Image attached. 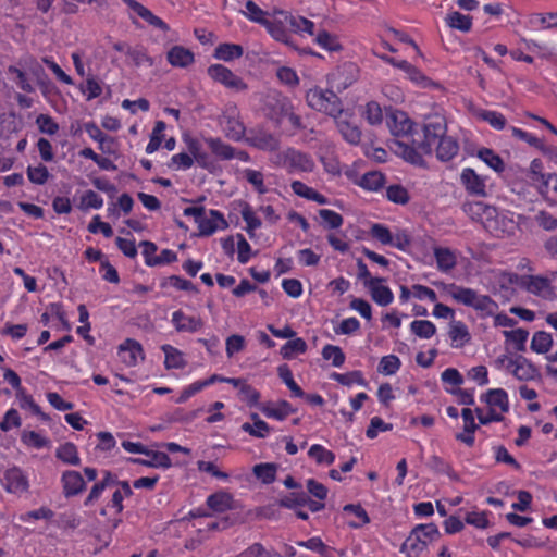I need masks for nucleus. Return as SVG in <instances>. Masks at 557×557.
<instances>
[{
    "instance_id": "obj_61",
    "label": "nucleus",
    "mask_w": 557,
    "mask_h": 557,
    "mask_svg": "<svg viewBox=\"0 0 557 557\" xmlns=\"http://www.w3.org/2000/svg\"><path fill=\"white\" fill-rule=\"evenodd\" d=\"M322 357L324 360H331L332 366L336 368H341L346 360V356L342 348L332 344H326L322 348Z\"/></svg>"
},
{
    "instance_id": "obj_18",
    "label": "nucleus",
    "mask_w": 557,
    "mask_h": 557,
    "mask_svg": "<svg viewBox=\"0 0 557 557\" xmlns=\"http://www.w3.org/2000/svg\"><path fill=\"white\" fill-rule=\"evenodd\" d=\"M62 493L66 498L79 495L86 490V481L81 472L76 470H65L60 479Z\"/></svg>"
},
{
    "instance_id": "obj_10",
    "label": "nucleus",
    "mask_w": 557,
    "mask_h": 557,
    "mask_svg": "<svg viewBox=\"0 0 557 557\" xmlns=\"http://www.w3.org/2000/svg\"><path fill=\"white\" fill-rule=\"evenodd\" d=\"M220 124L224 135L233 141H242L246 138V126L236 106L227 107L221 116Z\"/></svg>"
},
{
    "instance_id": "obj_29",
    "label": "nucleus",
    "mask_w": 557,
    "mask_h": 557,
    "mask_svg": "<svg viewBox=\"0 0 557 557\" xmlns=\"http://www.w3.org/2000/svg\"><path fill=\"white\" fill-rule=\"evenodd\" d=\"M436 158L441 162H448L453 160L459 152V143L453 136H444L435 143Z\"/></svg>"
},
{
    "instance_id": "obj_28",
    "label": "nucleus",
    "mask_w": 557,
    "mask_h": 557,
    "mask_svg": "<svg viewBox=\"0 0 557 557\" xmlns=\"http://www.w3.org/2000/svg\"><path fill=\"white\" fill-rule=\"evenodd\" d=\"M205 144L210 150V156L218 161H230L233 160V146L223 141L220 137H206Z\"/></svg>"
},
{
    "instance_id": "obj_60",
    "label": "nucleus",
    "mask_w": 557,
    "mask_h": 557,
    "mask_svg": "<svg viewBox=\"0 0 557 557\" xmlns=\"http://www.w3.org/2000/svg\"><path fill=\"white\" fill-rule=\"evenodd\" d=\"M306 496L307 493H305L302 490H299L298 492L288 493L287 495L278 499V506L282 508L296 510L297 508L305 506L307 502Z\"/></svg>"
},
{
    "instance_id": "obj_9",
    "label": "nucleus",
    "mask_w": 557,
    "mask_h": 557,
    "mask_svg": "<svg viewBox=\"0 0 557 557\" xmlns=\"http://www.w3.org/2000/svg\"><path fill=\"white\" fill-rule=\"evenodd\" d=\"M447 125L444 116L435 114L425 119L423 125L424 139L419 144V148L424 154H431L433 146L437 139L446 136Z\"/></svg>"
},
{
    "instance_id": "obj_48",
    "label": "nucleus",
    "mask_w": 557,
    "mask_h": 557,
    "mask_svg": "<svg viewBox=\"0 0 557 557\" xmlns=\"http://www.w3.org/2000/svg\"><path fill=\"white\" fill-rule=\"evenodd\" d=\"M160 286L165 288L171 286L176 290H184L193 294H198L199 288L189 280H186L180 275H170L161 282Z\"/></svg>"
},
{
    "instance_id": "obj_16",
    "label": "nucleus",
    "mask_w": 557,
    "mask_h": 557,
    "mask_svg": "<svg viewBox=\"0 0 557 557\" xmlns=\"http://www.w3.org/2000/svg\"><path fill=\"white\" fill-rule=\"evenodd\" d=\"M386 124L393 136L408 139L412 133L414 123L400 110L392 111L386 116Z\"/></svg>"
},
{
    "instance_id": "obj_30",
    "label": "nucleus",
    "mask_w": 557,
    "mask_h": 557,
    "mask_svg": "<svg viewBox=\"0 0 557 557\" xmlns=\"http://www.w3.org/2000/svg\"><path fill=\"white\" fill-rule=\"evenodd\" d=\"M228 381L231 385L239 389L238 397L248 407L252 408L259 406L261 395L253 386H251L245 380L239 377H235L234 380Z\"/></svg>"
},
{
    "instance_id": "obj_40",
    "label": "nucleus",
    "mask_w": 557,
    "mask_h": 557,
    "mask_svg": "<svg viewBox=\"0 0 557 557\" xmlns=\"http://www.w3.org/2000/svg\"><path fill=\"white\" fill-rule=\"evenodd\" d=\"M240 214L246 223V233L250 238H253L256 231L259 230L262 225L261 219L256 214L255 210L248 202L243 203Z\"/></svg>"
},
{
    "instance_id": "obj_49",
    "label": "nucleus",
    "mask_w": 557,
    "mask_h": 557,
    "mask_svg": "<svg viewBox=\"0 0 557 557\" xmlns=\"http://www.w3.org/2000/svg\"><path fill=\"white\" fill-rule=\"evenodd\" d=\"M308 456L318 465L331 466L335 461V454L321 444H313L308 450Z\"/></svg>"
},
{
    "instance_id": "obj_59",
    "label": "nucleus",
    "mask_w": 557,
    "mask_h": 557,
    "mask_svg": "<svg viewBox=\"0 0 557 557\" xmlns=\"http://www.w3.org/2000/svg\"><path fill=\"white\" fill-rule=\"evenodd\" d=\"M307 343L301 337L289 339L281 347V355L284 359H292L295 355L305 354Z\"/></svg>"
},
{
    "instance_id": "obj_6",
    "label": "nucleus",
    "mask_w": 557,
    "mask_h": 557,
    "mask_svg": "<svg viewBox=\"0 0 557 557\" xmlns=\"http://www.w3.org/2000/svg\"><path fill=\"white\" fill-rule=\"evenodd\" d=\"M288 16H292L289 11L274 9L263 27L273 40L297 50V46L292 37L290 21Z\"/></svg>"
},
{
    "instance_id": "obj_17",
    "label": "nucleus",
    "mask_w": 557,
    "mask_h": 557,
    "mask_svg": "<svg viewBox=\"0 0 557 557\" xmlns=\"http://www.w3.org/2000/svg\"><path fill=\"white\" fill-rule=\"evenodd\" d=\"M506 370L519 381H531L539 374L535 366L522 355H517L513 360H510Z\"/></svg>"
},
{
    "instance_id": "obj_42",
    "label": "nucleus",
    "mask_w": 557,
    "mask_h": 557,
    "mask_svg": "<svg viewBox=\"0 0 557 557\" xmlns=\"http://www.w3.org/2000/svg\"><path fill=\"white\" fill-rule=\"evenodd\" d=\"M242 14L248 18L250 22L257 23L262 27L271 16L272 12H268L262 10L255 1L247 0L245 2V10L242 11Z\"/></svg>"
},
{
    "instance_id": "obj_35",
    "label": "nucleus",
    "mask_w": 557,
    "mask_h": 557,
    "mask_svg": "<svg viewBox=\"0 0 557 557\" xmlns=\"http://www.w3.org/2000/svg\"><path fill=\"white\" fill-rule=\"evenodd\" d=\"M161 350L164 352L165 369L182 370L186 367L184 354L176 347L164 344L161 346Z\"/></svg>"
},
{
    "instance_id": "obj_57",
    "label": "nucleus",
    "mask_w": 557,
    "mask_h": 557,
    "mask_svg": "<svg viewBox=\"0 0 557 557\" xmlns=\"http://www.w3.org/2000/svg\"><path fill=\"white\" fill-rule=\"evenodd\" d=\"M343 510L345 512H348V513H351L354 515V517L357 519L356 521H350L348 524L350 528H354V529H359L366 524H368L370 522V518L368 516V512L366 511V509L357 504H348V505H345Z\"/></svg>"
},
{
    "instance_id": "obj_55",
    "label": "nucleus",
    "mask_w": 557,
    "mask_h": 557,
    "mask_svg": "<svg viewBox=\"0 0 557 557\" xmlns=\"http://www.w3.org/2000/svg\"><path fill=\"white\" fill-rule=\"evenodd\" d=\"M314 42L322 49L331 52L339 51L343 48L338 38L325 29L317 33Z\"/></svg>"
},
{
    "instance_id": "obj_13",
    "label": "nucleus",
    "mask_w": 557,
    "mask_h": 557,
    "mask_svg": "<svg viewBox=\"0 0 557 557\" xmlns=\"http://www.w3.org/2000/svg\"><path fill=\"white\" fill-rule=\"evenodd\" d=\"M208 76L216 83H220L226 88L234 89L237 91L246 90L247 84L234 74L228 67L222 64H211L207 69Z\"/></svg>"
},
{
    "instance_id": "obj_32",
    "label": "nucleus",
    "mask_w": 557,
    "mask_h": 557,
    "mask_svg": "<svg viewBox=\"0 0 557 557\" xmlns=\"http://www.w3.org/2000/svg\"><path fill=\"white\" fill-rule=\"evenodd\" d=\"M448 336L454 348H461L471 341L470 332L462 321H451Z\"/></svg>"
},
{
    "instance_id": "obj_7",
    "label": "nucleus",
    "mask_w": 557,
    "mask_h": 557,
    "mask_svg": "<svg viewBox=\"0 0 557 557\" xmlns=\"http://www.w3.org/2000/svg\"><path fill=\"white\" fill-rule=\"evenodd\" d=\"M292 103L287 96L274 89L268 91L262 98L261 110L275 126H281Z\"/></svg>"
},
{
    "instance_id": "obj_14",
    "label": "nucleus",
    "mask_w": 557,
    "mask_h": 557,
    "mask_svg": "<svg viewBox=\"0 0 557 557\" xmlns=\"http://www.w3.org/2000/svg\"><path fill=\"white\" fill-rule=\"evenodd\" d=\"M487 176L478 174L472 168H463L460 173V184L469 196L484 198L487 196Z\"/></svg>"
},
{
    "instance_id": "obj_27",
    "label": "nucleus",
    "mask_w": 557,
    "mask_h": 557,
    "mask_svg": "<svg viewBox=\"0 0 557 557\" xmlns=\"http://www.w3.org/2000/svg\"><path fill=\"white\" fill-rule=\"evenodd\" d=\"M166 61L173 67L186 69L195 62V54L190 49L175 45L166 52Z\"/></svg>"
},
{
    "instance_id": "obj_41",
    "label": "nucleus",
    "mask_w": 557,
    "mask_h": 557,
    "mask_svg": "<svg viewBox=\"0 0 557 557\" xmlns=\"http://www.w3.org/2000/svg\"><path fill=\"white\" fill-rule=\"evenodd\" d=\"M510 131H511L512 137L519 139V140L525 141L531 147L536 148L542 153H552V151H550L552 149H549L547 147V145H545L544 141L542 139H540L539 137H536L534 134L529 133V132H527L522 128L516 127V126H511Z\"/></svg>"
},
{
    "instance_id": "obj_45",
    "label": "nucleus",
    "mask_w": 557,
    "mask_h": 557,
    "mask_svg": "<svg viewBox=\"0 0 557 557\" xmlns=\"http://www.w3.org/2000/svg\"><path fill=\"white\" fill-rule=\"evenodd\" d=\"M127 57L136 67L143 65L151 67L154 64L153 58L148 54L147 49L143 45L131 46Z\"/></svg>"
},
{
    "instance_id": "obj_53",
    "label": "nucleus",
    "mask_w": 557,
    "mask_h": 557,
    "mask_svg": "<svg viewBox=\"0 0 557 557\" xmlns=\"http://www.w3.org/2000/svg\"><path fill=\"white\" fill-rule=\"evenodd\" d=\"M253 474L263 484H272L276 480L277 466L275 463H258L252 469Z\"/></svg>"
},
{
    "instance_id": "obj_25",
    "label": "nucleus",
    "mask_w": 557,
    "mask_h": 557,
    "mask_svg": "<svg viewBox=\"0 0 557 557\" xmlns=\"http://www.w3.org/2000/svg\"><path fill=\"white\" fill-rule=\"evenodd\" d=\"M394 146L396 153H398L405 161L420 168H426L423 151L419 147L417 148L399 139L394 141Z\"/></svg>"
},
{
    "instance_id": "obj_3",
    "label": "nucleus",
    "mask_w": 557,
    "mask_h": 557,
    "mask_svg": "<svg viewBox=\"0 0 557 557\" xmlns=\"http://www.w3.org/2000/svg\"><path fill=\"white\" fill-rule=\"evenodd\" d=\"M440 537L441 533L435 523L418 524L401 544L400 552L407 557H419L430 543Z\"/></svg>"
},
{
    "instance_id": "obj_15",
    "label": "nucleus",
    "mask_w": 557,
    "mask_h": 557,
    "mask_svg": "<svg viewBox=\"0 0 557 557\" xmlns=\"http://www.w3.org/2000/svg\"><path fill=\"white\" fill-rule=\"evenodd\" d=\"M245 141L262 151L273 152L280 148L278 137L261 127L249 129Z\"/></svg>"
},
{
    "instance_id": "obj_24",
    "label": "nucleus",
    "mask_w": 557,
    "mask_h": 557,
    "mask_svg": "<svg viewBox=\"0 0 557 557\" xmlns=\"http://www.w3.org/2000/svg\"><path fill=\"white\" fill-rule=\"evenodd\" d=\"M119 354L127 367H134L138 363L139 359H144L143 346L133 338H127L120 345Z\"/></svg>"
},
{
    "instance_id": "obj_8",
    "label": "nucleus",
    "mask_w": 557,
    "mask_h": 557,
    "mask_svg": "<svg viewBox=\"0 0 557 557\" xmlns=\"http://www.w3.org/2000/svg\"><path fill=\"white\" fill-rule=\"evenodd\" d=\"M369 234L380 244L392 246L404 252L408 251L412 242L411 235L407 230L399 228L396 233H392L386 225L381 223H373L370 227Z\"/></svg>"
},
{
    "instance_id": "obj_54",
    "label": "nucleus",
    "mask_w": 557,
    "mask_h": 557,
    "mask_svg": "<svg viewBox=\"0 0 557 557\" xmlns=\"http://www.w3.org/2000/svg\"><path fill=\"white\" fill-rule=\"evenodd\" d=\"M165 128L166 124L164 121L159 120L154 123L152 133L150 134L149 143L145 149L146 153L151 154L160 148L162 141L164 140L163 132Z\"/></svg>"
},
{
    "instance_id": "obj_46",
    "label": "nucleus",
    "mask_w": 557,
    "mask_h": 557,
    "mask_svg": "<svg viewBox=\"0 0 557 557\" xmlns=\"http://www.w3.org/2000/svg\"><path fill=\"white\" fill-rule=\"evenodd\" d=\"M478 158L496 173H503L505 171L504 160L491 148L479 149Z\"/></svg>"
},
{
    "instance_id": "obj_31",
    "label": "nucleus",
    "mask_w": 557,
    "mask_h": 557,
    "mask_svg": "<svg viewBox=\"0 0 557 557\" xmlns=\"http://www.w3.org/2000/svg\"><path fill=\"white\" fill-rule=\"evenodd\" d=\"M260 410L267 418L277 421H283L296 412V409L287 400H278L275 404L267 403L260 407Z\"/></svg>"
},
{
    "instance_id": "obj_2",
    "label": "nucleus",
    "mask_w": 557,
    "mask_h": 557,
    "mask_svg": "<svg viewBox=\"0 0 557 557\" xmlns=\"http://www.w3.org/2000/svg\"><path fill=\"white\" fill-rule=\"evenodd\" d=\"M184 143L188 152L175 153L171 157L168 164L169 168L174 170H188L194 163L200 169L208 171L211 174L220 170L219 163L210 156L203 148L201 141L191 136L184 137Z\"/></svg>"
},
{
    "instance_id": "obj_62",
    "label": "nucleus",
    "mask_w": 557,
    "mask_h": 557,
    "mask_svg": "<svg viewBox=\"0 0 557 557\" xmlns=\"http://www.w3.org/2000/svg\"><path fill=\"white\" fill-rule=\"evenodd\" d=\"M24 445L36 449H41L50 444V441L36 431H24L21 435Z\"/></svg>"
},
{
    "instance_id": "obj_64",
    "label": "nucleus",
    "mask_w": 557,
    "mask_h": 557,
    "mask_svg": "<svg viewBox=\"0 0 557 557\" xmlns=\"http://www.w3.org/2000/svg\"><path fill=\"white\" fill-rule=\"evenodd\" d=\"M277 555L273 553L272 549H268L263 544L261 543H252L247 548H245L243 552H240L235 557H276Z\"/></svg>"
},
{
    "instance_id": "obj_39",
    "label": "nucleus",
    "mask_w": 557,
    "mask_h": 557,
    "mask_svg": "<svg viewBox=\"0 0 557 557\" xmlns=\"http://www.w3.org/2000/svg\"><path fill=\"white\" fill-rule=\"evenodd\" d=\"M337 129L343 139L348 144L354 146L360 144L362 133L358 125L346 120H341L337 122Z\"/></svg>"
},
{
    "instance_id": "obj_5",
    "label": "nucleus",
    "mask_w": 557,
    "mask_h": 557,
    "mask_svg": "<svg viewBox=\"0 0 557 557\" xmlns=\"http://www.w3.org/2000/svg\"><path fill=\"white\" fill-rule=\"evenodd\" d=\"M306 102L311 109L330 116L335 117L343 112L341 98L333 90L323 89L318 86L307 91Z\"/></svg>"
},
{
    "instance_id": "obj_34",
    "label": "nucleus",
    "mask_w": 557,
    "mask_h": 557,
    "mask_svg": "<svg viewBox=\"0 0 557 557\" xmlns=\"http://www.w3.org/2000/svg\"><path fill=\"white\" fill-rule=\"evenodd\" d=\"M206 504L212 511L222 513L232 509L233 496L227 492L220 491L209 495Z\"/></svg>"
},
{
    "instance_id": "obj_52",
    "label": "nucleus",
    "mask_w": 557,
    "mask_h": 557,
    "mask_svg": "<svg viewBox=\"0 0 557 557\" xmlns=\"http://www.w3.org/2000/svg\"><path fill=\"white\" fill-rule=\"evenodd\" d=\"M277 374H278L280 379L289 388V391L292 392V395L294 397L301 398L305 396V392L302 391V388L295 382L293 372H292L290 368L288 367V364H286V363L281 364L277 368Z\"/></svg>"
},
{
    "instance_id": "obj_44",
    "label": "nucleus",
    "mask_w": 557,
    "mask_h": 557,
    "mask_svg": "<svg viewBox=\"0 0 557 557\" xmlns=\"http://www.w3.org/2000/svg\"><path fill=\"white\" fill-rule=\"evenodd\" d=\"M288 17L290 21L292 33H295L301 37L315 35V24L309 18L294 14Z\"/></svg>"
},
{
    "instance_id": "obj_58",
    "label": "nucleus",
    "mask_w": 557,
    "mask_h": 557,
    "mask_svg": "<svg viewBox=\"0 0 557 557\" xmlns=\"http://www.w3.org/2000/svg\"><path fill=\"white\" fill-rule=\"evenodd\" d=\"M410 331L419 338L429 339L436 333V326L429 320H414L410 323Z\"/></svg>"
},
{
    "instance_id": "obj_26",
    "label": "nucleus",
    "mask_w": 557,
    "mask_h": 557,
    "mask_svg": "<svg viewBox=\"0 0 557 557\" xmlns=\"http://www.w3.org/2000/svg\"><path fill=\"white\" fill-rule=\"evenodd\" d=\"M480 400L487 405L488 408L495 410L499 409L502 413L509 411V398L508 394L503 388H491L487 392L481 394Z\"/></svg>"
},
{
    "instance_id": "obj_36",
    "label": "nucleus",
    "mask_w": 557,
    "mask_h": 557,
    "mask_svg": "<svg viewBox=\"0 0 557 557\" xmlns=\"http://www.w3.org/2000/svg\"><path fill=\"white\" fill-rule=\"evenodd\" d=\"M433 253L436 260L437 269L441 272H448L456 267L457 256L450 248L434 247Z\"/></svg>"
},
{
    "instance_id": "obj_63",
    "label": "nucleus",
    "mask_w": 557,
    "mask_h": 557,
    "mask_svg": "<svg viewBox=\"0 0 557 557\" xmlns=\"http://www.w3.org/2000/svg\"><path fill=\"white\" fill-rule=\"evenodd\" d=\"M401 362L396 355H387L381 358L377 371L384 375H393L400 369Z\"/></svg>"
},
{
    "instance_id": "obj_56",
    "label": "nucleus",
    "mask_w": 557,
    "mask_h": 557,
    "mask_svg": "<svg viewBox=\"0 0 557 557\" xmlns=\"http://www.w3.org/2000/svg\"><path fill=\"white\" fill-rule=\"evenodd\" d=\"M330 377L344 386H351L352 384H357L360 386L367 385V381L364 380L362 372L359 370L351 371L348 373L333 372Z\"/></svg>"
},
{
    "instance_id": "obj_4",
    "label": "nucleus",
    "mask_w": 557,
    "mask_h": 557,
    "mask_svg": "<svg viewBox=\"0 0 557 557\" xmlns=\"http://www.w3.org/2000/svg\"><path fill=\"white\" fill-rule=\"evenodd\" d=\"M273 164L284 169L289 174L310 173L314 170L312 157L294 147H287L277 152L273 158Z\"/></svg>"
},
{
    "instance_id": "obj_21",
    "label": "nucleus",
    "mask_w": 557,
    "mask_h": 557,
    "mask_svg": "<svg viewBox=\"0 0 557 557\" xmlns=\"http://www.w3.org/2000/svg\"><path fill=\"white\" fill-rule=\"evenodd\" d=\"M144 455L147 456L148 459L129 457L127 458V462L157 469H169L172 467L171 458L166 453L148 448Z\"/></svg>"
},
{
    "instance_id": "obj_11",
    "label": "nucleus",
    "mask_w": 557,
    "mask_h": 557,
    "mask_svg": "<svg viewBox=\"0 0 557 557\" xmlns=\"http://www.w3.org/2000/svg\"><path fill=\"white\" fill-rule=\"evenodd\" d=\"M1 485L8 493L21 496L29 491V475L17 466L9 467L3 471Z\"/></svg>"
},
{
    "instance_id": "obj_37",
    "label": "nucleus",
    "mask_w": 557,
    "mask_h": 557,
    "mask_svg": "<svg viewBox=\"0 0 557 557\" xmlns=\"http://www.w3.org/2000/svg\"><path fill=\"white\" fill-rule=\"evenodd\" d=\"M55 457L63 463L70 466H79L82 461L77 446L72 442L60 444L55 449Z\"/></svg>"
},
{
    "instance_id": "obj_22",
    "label": "nucleus",
    "mask_w": 557,
    "mask_h": 557,
    "mask_svg": "<svg viewBox=\"0 0 557 557\" xmlns=\"http://www.w3.org/2000/svg\"><path fill=\"white\" fill-rule=\"evenodd\" d=\"M171 322L177 332L196 333L203 326V321L200 317L187 315L181 309L172 313Z\"/></svg>"
},
{
    "instance_id": "obj_23",
    "label": "nucleus",
    "mask_w": 557,
    "mask_h": 557,
    "mask_svg": "<svg viewBox=\"0 0 557 557\" xmlns=\"http://www.w3.org/2000/svg\"><path fill=\"white\" fill-rule=\"evenodd\" d=\"M135 14L143 18L149 25L163 30H169V25L159 16L154 15L148 8L136 0H122Z\"/></svg>"
},
{
    "instance_id": "obj_20",
    "label": "nucleus",
    "mask_w": 557,
    "mask_h": 557,
    "mask_svg": "<svg viewBox=\"0 0 557 557\" xmlns=\"http://www.w3.org/2000/svg\"><path fill=\"white\" fill-rule=\"evenodd\" d=\"M382 277H370L364 282L372 300L382 307L391 305L394 300V294L387 285L382 284Z\"/></svg>"
},
{
    "instance_id": "obj_47",
    "label": "nucleus",
    "mask_w": 557,
    "mask_h": 557,
    "mask_svg": "<svg viewBox=\"0 0 557 557\" xmlns=\"http://www.w3.org/2000/svg\"><path fill=\"white\" fill-rule=\"evenodd\" d=\"M445 22L450 28L458 29L463 33H468L472 28V17L458 11L448 13L445 17Z\"/></svg>"
},
{
    "instance_id": "obj_12",
    "label": "nucleus",
    "mask_w": 557,
    "mask_h": 557,
    "mask_svg": "<svg viewBox=\"0 0 557 557\" xmlns=\"http://www.w3.org/2000/svg\"><path fill=\"white\" fill-rule=\"evenodd\" d=\"M513 278L510 282H518L520 287L525 289L528 293L539 296L544 299H549L553 295V288L549 278L541 275H522L518 276L513 274Z\"/></svg>"
},
{
    "instance_id": "obj_43",
    "label": "nucleus",
    "mask_w": 557,
    "mask_h": 557,
    "mask_svg": "<svg viewBox=\"0 0 557 557\" xmlns=\"http://www.w3.org/2000/svg\"><path fill=\"white\" fill-rule=\"evenodd\" d=\"M244 54V49L237 44H220L213 52V57L224 62H231L239 59Z\"/></svg>"
},
{
    "instance_id": "obj_19",
    "label": "nucleus",
    "mask_w": 557,
    "mask_h": 557,
    "mask_svg": "<svg viewBox=\"0 0 557 557\" xmlns=\"http://www.w3.org/2000/svg\"><path fill=\"white\" fill-rule=\"evenodd\" d=\"M197 225L200 236H211L218 230H226L228 227L224 214L215 209L209 210V216L203 214Z\"/></svg>"
},
{
    "instance_id": "obj_33",
    "label": "nucleus",
    "mask_w": 557,
    "mask_h": 557,
    "mask_svg": "<svg viewBox=\"0 0 557 557\" xmlns=\"http://www.w3.org/2000/svg\"><path fill=\"white\" fill-rule=\"evenodd\" d=\"M290 188L295 195H297L301 198L314 201L319 205H327L329 203V199L324 195L317 191L312 187H309L301 181H293L290 183Z\"/></svg>"
},
{
    "instance_id": "obj_51",
    "label": "nucleus",
    "mask_w": 557,
    "mask_h": 557,
    "mask_svg": "<svg viewBox=\"0 0 557 557\" xmlns=\"http://www.w3.org/2000/svg\"><path fill=\"white\" fill-rule=\"evenodd\" d=\"M553 346V337L545 331H537L533 334L530 348L536 354H546Z\"/></svg>"
},
{
    "instance_id": "obj_1",
    "label": "nucleus",
    "mask_w": 557,
    "mask_h": 557,
    "mask_svg": "<svg viewBox=\"0 0 557 557\" xmlns=\"http://www.w3.org/2000/svg\"><path fill=\"white\" fill-rule=\"evenodd\" d=\"M446 290L457 304L474 309L480 318L494 317L495 327H512L517 324V321L506 313H497L498 304L488 295L479 294L470 287H463L454 283L449 284Z\"/></svg>"
},
{
    "instance_id": "obj_38",
    "label": "nucleus",
    "mask_w": 557,
    "mask_h": 557,
    "mask_svg": "<svg viewBox=\"0 0 557 557\" xmlns=\"http://www.w3.org/2000/svg\"><path fill=\"white\" fill-rule=\"evenodd\" d=\"M386 182L385 175L380 171H369L364 173L357 185L367 191H379Z\"/></svg>"
},
{
    "instance_id": "obj_50",
    "label": "nucleus",
    "mask_w": 557,
    "mask_h": 557,
    "mask_svg": "<svg viewBox=\"0 0 557 557\" xmlns=\"http://www.w3.org/2000/svg\"><path fill=\"white\" fill-rule=\"evenodd\" d=\"M503 335L507 342L513 345L517 351L524 352L527 350V341L529 338L528 330L519 327L511 331H504Z\"/></svg>"
}]
</instances>
